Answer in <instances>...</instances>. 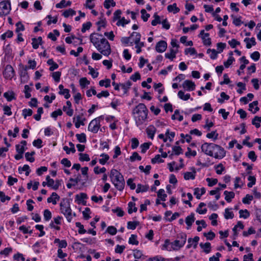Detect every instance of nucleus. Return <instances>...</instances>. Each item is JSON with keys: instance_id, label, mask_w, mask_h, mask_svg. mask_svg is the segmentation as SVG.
<instances>
[{"instance_id": "7ed1b4c3", "label": "nucleus", "mask_w": 261, "mask_h": 261, "mask_svg": "<svg viewBox=\"0 0 261 261\" xmlns=\"http://www.w3.org/2000/svg\"><path fill=\"white\" fill-rule=\"evenodd\" d=\"M60 206L61 213L66 217L68 222H71L72 214L69 200L67 199H63L60 203Z\"/></svg>"}, {"instance_id": "603ef678", "label": "nucleus", "mask_w": 261, "mask_h": 261, "mask_svg": "<svg viewBox=\"0 0 261 261\" xmlns=\"http://www.w3.org/2000/svg\"><path fill=\"white\" fill-rule=\"evenodd\" d=\"M234 215L232 211L228 208L225 210L224 217L226 219H232L233 218Z\"/></svg>"}, {"instance_id": "0e129e2a", "label": "nucleus", "mask_w": 261, "mask_h": 261, "mask_svg": "<svg viewBox=\"0 0 261 261\" xmlns=\"http://www.w3.org/2000/svg\"><path fill=\"white\" fill-rule=\"evenodd\" d=\"M248 180L249 181V182L247 184V186L249 188H251L255 184L256 178L254 176H249L248 177Z\"/></svg>"}, {"instance_id": "ea45409f", "label": "nucleus", "mask_w": 261, "mask_h": 261, "mask_svg": "<svg viewBox=\"0 0 261 261\" xmlns=\"http://www.w3.org/2000/svg\"><path fill=\"white\" fill-rule=\"evenodd\" d=\"M120 86L122 89L123 90L124 93H126L128 89L130 88V87L132 85V83L129 81H127L124 84H120Z\"/></svg>"}, {"instance_id": "7c9ffc66", "label": "nucleus", "mask_w": 261, "mask_h": 261, "mask_svg": "<svg viewBox=\"0 0 261 261\" xmlns=\"http://www.w3.org/2000/svg\"><path fill=\"white\" fill-rule=\"evenodd\" d=\"M168 11L170 12H173L174 14L177 13L179 11V9L176 7L175 3L173 5H169L167 7Z\"/></svg>"}, {"instance_id": "f704fd0d", "label": "nucleus", "mask_w": 261, "mask_h": 261, "mask_svg": "<svg viewBox=\"0 0 261 261\" xmlns=\"http://www.w3.org/2000/svg\"><path fill=\"white\" fill-rule=\"evenodd\" d=\"M203 43L205 45H210L211 44V38H209V34L205 33L202 36Z\"/></svg>"}, {"instance_id": "680f3d73", "label": "nucleus", "mask_w": 261, "mask_h": 261, "mask_svg": "<svg viewBox=\"0 0 261 261\" xmlns=\"http://www.w3.org/2000/svg\"><path fill=\"white\" fill-rule=\"evenodd\" d=\"M75 225L77 227L79 228L78 232L80 234H84L86 232V230L84 228V225H82L80 222H76Z\"/></svg>"}, {"instance_id": "6e6d98bb", "label": "nucleus", "mask_w": 261, "mask_h": 261, "mask_svg": "<svg viewBox=\"0 0 261 261\" xmlns=\"http://www.w3.org/2000/svg\"><path fill=\"white\" fill-rule=\"evenodd\" d=\"M79 160L80 161H82V162H84V161H89L90 159L89 158V156L88 154L87 153H80L79 154Z\"/></svg>"}, {"instance_id": "72a5a7b5", "label": "nucleus", "mask_w": 261, "mask_h": 261, "mask_svg": "<svg viewBox=\"0 0 261 261\" xmlns=\"http://www.w3.org/2000/svg\"><path fill=\"white\" fill-rule=\"evenodd\" d=\"M207 54L210 55V58L214 60L217 58V55L219 54L218 51H216L215 49H208L207 50Z\"/></svg>"}, {"instance_id": "4c0bfd02", "label": "nucleus", "mask_w": 261, "mask_h": 261, "mask_svg": "<svg viewBox=\"0 0 261 261\" xmlns=\"http://www.w3.org/2000/svg\"><path fill=\"white\" fill-rule=\"evenodd\" d=\"M232 52L230 51L229 53L230 57L228 60L224 63V65L226 68H228L234 61V58L232 56Z\"/></svg>"}, {"instance_id": "774afa93", "label": "nucleus", "mask_w": 261, "mask_h": 261, "mask_svg": "<svg viewBox=\"0 0 261 261\" xmlns=\"http://www.w3.org/2000/svg\"><path fill=\"white\" fill-rule=\"evenodd\" d=\"M80 84L82 88H84L86 85L90 84V82L86 77H82L80 80Z\"/></svg>"}, {"instance_id": "a19ab883", "label": "nucleus", "mask_w": 261, "mask_h": 261, "mask_svg": "<svg viewBox=\"0 0 261 261\" xmlns=\"http://www.w3.org/2000/svg\"><path fill=\"white\" fill-rule=\"evenodd\" d=\"M128 213L132 214L133 212H136L137 208L135 206V203L133 202H129L128 204Z\"/></svg>"}, {"instance_id": "f3484780", "label": "nucleus", "mask_w": 261, "mask_h": 261, "mask_svg": "<svg viewBox=\"0 0 261 261\" xmlns=\"http://www.w3.org/2000/svg\"><path fill=\"white\" fill-rule=\"evenodd\" d=\"M146 132L148 137L152 140L156 132V128L153 125H149L146 129Z\"/></svg>"}, {"instance_id": "6e6552de", "label": "nucleus", "mask_w": 261, "mask_h": 261, "mask_svg": "<svg viewBox=\"0 0 261 261\" xmlns=\"http://www.w3.org/2000/svg\"><path fill=\"white\" fill-rule=\"evenodd\" d=\"M216 146L217 148L212 150L213 155H212V156L215 159L223 158L225 155V151L224 148L217 144H216Z\"/></svg>"}, {"instance_id": "37998d69", "label": "nucleus", "mask_w": 261, "mask_h": 261, "mask_svg": "<svg viewBox=\"0 0 261 261\" xmlns=\"http://www.w3.org/2000/svg\"><path fill=\"white\" fill-rule=\"evenodd\" d=\"M76 12L72 9H69L65 10L63 13V15L65 17L67 18L70 16H73L75 15Z\"/></svg>"}, {"instance_id": "79ce46f5", "label": "nucleus", "mask_w": 261, "mask_h": 261, "mask_svg": "<svg viewBox=\"0 0 261 261\" xmlns=\"http://www.w3.org/2000/svg\"><path fill=\"white\" fill-rule=\"evenodd\" d=\"M116 5V3L114 1V0H105L103 6L104 7L108 9L110 8V6L115 7Z\"/></svg>"}, {"instance_id": "338daca9", "label": "nucleus", "mask_w": 261, "mask_h": 261, "mask_svg": "<svg viewBox=\"0 0 261 261\" xmlns=\"http://www.w3.org/2000/svg\"><path fill=\"white\" fill-rule=\"evenodd\" d=\"M141 18L144 21H147L148 18L150 16V15L146 12V11L145 9H142L141 10Z\"/></svg>"}, {"instance_id": "b1692460", "label": "nucleus", "mask_w": 261, "mask_h": 261, "mask_svg": "<svg viewBox=\"0 0 261 261\" xmlns=\"http://www.w3.org/2000/svg\"><path fill=\"white\" fill-rule=\"evenodd\" d=\"M258 105L257 101H254L252 103H250L249 105V110L251 111L252 113H256L259 110V108L257 106Z\"/></svg>"}, {"instance_id": "c03bdc74", "label": "nucleus", "mask_w": 261, "mask_h": 261, "mask_svg": "<svg viewBox=\"0 0 261 261\" xmlns=\"http://www.w3.org/2000/svg\"><path fill=\"white\" fill-rule=\"evenodd\" d=\"M261 122V117L255 116L252 121V123L256 127L258 128L260 127V123Z\"/></svg>"}, {"instance_id": "3c124183", "label": "nucleus", "mask_w": 261, "mask_h": 261, "mask_svg": "<svg viewBox=\"0 0 261 261\" xmlns=\"http://www.w3.org/2000/svg\"><path fill=\"white\" fill-rule=\"evenodd\" d=\"M77 140L81 143H85L86 142V136L84 133L76 135Z\"/></svg>"}, {"instance_id": "5701e85b", "label": "nucleus", "mask_w": 261, "mask_h": 261, "mask_svg": "<svg viewBox=\"0 0 261 261\" xmlns=\"http://www.w3.org/2000/svg\"><path fill=\"white\" fill-rule=\"evenodd\" d=\"M42 43V39L41 37H39L38 38H34L32 39V46L33 48L37 49L39 47V45H41Z\"/></svg>"}, {"instance_id": "ddd939ff", "label": "nucleus", "mask_w": 261, "mask_h": 261, "mask_svg": "<svg viewBox=\"0 0 261 261\" xmlns=\"http://www.w3.org/2000/svg\"><path fill=\"white\" fill-rule=\"evenodd\" d=\"M199 241V237L198 236L195 237L193 239L189 238L188 240V244L187 246V248H190L193 247L196 248L197 246L198 241Z\"/></svg>"}, {"instance_id": "2eb2a0df", "label": "nucleus", "mask_w": 261, "mask_h": 261, "mask_svg": "<svg viewBox=\"0 0 261 261\" xmlns=\"http://www.w3.org/2000/svg\"><path fill=\"white\" fill-rule=\"evenodd\" d=\"M59 89L60 90L59 93L60 95H63L66 99H68L70 97L69 90L68 89H64L63 85H60Z\"/></svg>"}, {"instance_id": "49530a36", "label": "nucleus", "mask_w": 261, "mask_h": 261, "mask_svg": "<svg viewBox=\"0 0 261 261\" xmlns=\"http://www.w3.org/2000/svg\"><path fill=\"white\" fill-rule=\"evenodd\" d=\"M129 22V20H126L124 17H122L120 18L116 23V25L117 26H122L124 27L126 24H128Z\"/></svg>"}, {"instance_id": "473e14b6", "label": "nucleus", "mask_w": 261, "mask_h": 261, "mask_svg": "<svg viewBox=\"0 0 261 261\" xmlns=\"http://www.w3.org/2000/svg\"><path fill=\"white\" fill-rule=\"evenodd\" d=\"M100 157V159L99 160V162L101 165H105L110 159L109 155L105 153L101 154Z\"/></svg>"}, {"instance_id": "1a4fd4ad", "label": "nucleus", "mask_w": 261, "mask_h": 261, "mask_svg": "<svg viewBox=\"0 0 261 261\" xmlns=\"http://www.w3.org/2000/svg\"><path fill=\"white\" fill-rule=\"evenodd\" d=\"M3 75L5 79L9 80H11L14 77L15 71L11 65H6L3 71Z\"/></svg>"}, {"instance_id": "de8ad7c7", "label": "nucleus", "mask_w": 261, "mask_h": 261, "mask_svg": "<svg viewBox=\"0 0 261 261\" xmlns=\"http://www.w3.org/2000/svg\"><path fill=\"white\" fill-rule=\"evenodd\" d=\"M157 195L158 198H160L162 201L166 200V197H167V195L165 194V191L164 189H160L158 192Z\"/></svg>"}, {"instance_id": "423d86ee", "label": "nucleus", "mask_w": 261, "mask_h": 261, "mask_svg": "<svg viewBox=\"0 0 261 261\" xmlns=\"http://www.w3.org/2000/svg\"><path fill=\"white\" fill-rule=\"evenodd\" d=\"M217 147L216 146V144L213 143H204L201 147L202 151L205 154L212 156L213 155L212 150L216 149Z\"/></svg>"}, {"instance_id": "393cba45", "label": "nucleus", "mask_w": 261, "mask_h": 261, "mask_svg": "<svg viewBox=\"0 0 261 261\" xmlns=\"http://www.w3.org/2000/svg\"><path fill=\"white\" fill-rule=\"evenodd\" d=\"M177 52L178 49H170L169 53H167L165 54V57L166 58L173 60V59L175 58L176 54Z\"/></svg>"}, {"instance_id": "39448f33", "label": "nucleus", "mask_w": 261, "mask_h": 261, "mask_svg": "<svg viewBox=\"0 0 261 261\" xmlns=\"http://www.w3.org/2000/svg\"><path fill=\"white\" fill-rule=\"evenodd\" d=\"M103 119V116H100L92 120L89 123L88 129L93 133H97L100 126V121Z\"/></svg>"}, {"instance_id": "2f4dec72", "label": "nucleus", "mask_w": 261, "mask_h": 261, "mask_svg": "<svg viewBox=\"0 0 261 261\" xmlns=\"http://www.w3.org/2000/svg\"><path fill=\"white\" fill-rule=\"evenodd\" d=\"M205 206V204L203 202H200L197 208L196 211L197 213H198L199 214H204L207 212V209L204 208L202 209V207Z\"/></svg>"}, {"instance_id": "a878e982", "label": "nucleus", "mask_w": 261, "mask_h": 261, "mask_svg": "<svg viewBox=\"0 0 261 261\" xmlns=\"http://www.w3.org/2000/svg\"><path fill=\"white\" fill-rule=\"evenodd\" d=\"M196 171L195 168H193V171L192 172H187L184 173V178L186 180L189 179H194L195 178L196 176Z\"/></svg>"}, {"instance_id": "69168bd1", "label": "nucleus", "mask_w": 261, "mask_h": 261, "mask_svg": "<svg viewBox=\"0 0 261 261\" xmlns=\"http://www.w3.org/2000/svg\"><path fill=\"white\" fill-rule=\"evenodd\" d=\"M4 96L7 99L8 101H10L14 98V94L13 92H5L4 94Z\"/></svg>"}, {"instance_id": "5fc2aeb1", "label": "nucleus", "mask_w": 261, "mask_h": 261, "mask_svg": "<svg viewBox=\"0 0 261 261\" xmlns=\"http://www.w3.org/2000/svg\"><path fill=\"white\" fill-rule=\"evenodd\" d=\"M122 11L120 10H116L113 14V21H115L117 20H119L121 18V15Z\"/></svg>"}, {"instance_id": "20e7f679", "label": "nucleus", "mask_w": 261, "mask_h": 261, "mask_svg": "<svg viewBox=\"0 0 261 261\" xmlns=\"http://www.w3.org/2000/svg\"><path fill=\"white\" fill-rule=\"evenodd\" d=\"M96 48L101 54L106 56H109L111 52L110 45L108 40L104 38L101 39Z\"/></svg>"}, {"instance_id": "412c9836", "label": "nucleus", "mask_w": 261, "mask_h": 261, "mask_svg": "<svg viewBox=\"0 0 261 261\" xmlns=\"http://www.w3.org/2000/svg\"><path fill=\"white\" fill-rule=\"evenodd\" d=\"M59 199L60 197L56 193L53 192L51 196L47 198V202H51L53 204L55 205L57 204V201L59 200Z\"/></svg>"}, {"instance_id": "c85d7f7f", "label": "nucleus", "mask_w": 261, "mask_h": 261, "mask_svg": "<svg viewBox=\"0 0 261 261\" xmlns=\"http://www.w3.org/2000/svg\"><path fill=\"white\" fill-rule=\"evenodd\" d=\"M149 186L148 185H142L141 184H138L137 185V188L136 189V193H139L140 192H145L148 190Z\"/></svg>"}, {"instance_id": "dca6fc26", "label": "nucleus", "mask_w": 261, "mask_h": 261, "mask_svg": "<svg viewBox=\"0 0 261 261\" xmlns=\"http://www.w3.org/2000/svg\"><path fill=\"white\" fill-rule=\"evenodd\" d=\"M87 198V195L84 193H81L80 194L75 195V200L78 202V203H82L84 205L86 204V201H84V200Z\"/></svg>"}, {"instance_id": "58836bf2", "label": "nucleus", "mask_w": 261, "mask_h": 261, "mask_svg": "<svg viewBox=\"0 0 261 261\" xmlns=\"http://www.w3.org/2000/svg\"><path fill=\"white\" fill-rule=\"evenodd\" d=\"M21 68L20 69V75L21 77H28V72L27 69L28 67L26 66H24L23 65H20Z\"/></svg>"}, {"instance_id": "864d4df0", "label": "nucleus", "mask_w": 261, "mask_h": 261, "mask_svg": "<svg viewBox=\"0 0 261 261\" xmlns=\"http://www.w3.org/2000/svg\"><path fill=\"white\" fill-rule=\"evenodd\" d=\"M111 80L107 79L105 80H101L99 82V85L100 86H105L106 88L110 87Z\"/></svg>"}, {"instance_id": "6ab92c4d", "label": "nucleus", "mask_w": 261, "mask_h": 261, "mask_svg": "<svg viewBox=\"0 0 261 261\" xmlns=\"http://www.w3.org/2000/svg\"><path fill=\"white\" fill-rule=\"evenodd\" d=\"M186 223L188 225L187 229H190L195 221L194 214L191 213L186 218Z\"/></svg>"}, {"instance_id": "4be33fe9", "label": "nucleus", "mask_w": 261, "mask_h": 261, "mask_svg": "<svg viewBox=\"0 0 261 261\" xmlns=\"http://www.w3.org/2000/svg\"><path fill=\"white\" fill-rule=\"evenodd\" d=\"M205 193V189L204 188L199 189L196 188L194 189V194L196 196V198L200 199L201 195H203Z\"/></svg>"}, {"instance_id": "a18cd8bd", "label": "nucleus", "mask_w": 261, "mask_h": 261, "mask_svg": "<svg viewBox=\"0 0 261 261\" xmlns=\"http://www.w3.org/2000/svg\"><path fill=\"white\" fill-rule=\"evenodd\" d=\"M221 98H219L218 99V102L220 103H222L224 102V100H228L229 99V96L226 94V93L224 92H222L220 94Z\"/></svg>"}, {"instance_id": "bf43d9fd", "label": "nucleus", "mask_w": 261, "mask_h": 261, "mask_svg": "<svg viewBox=\"0 0 261 261\" xmlns=\"http://www.w3.org/2000/svg\"><path fill=\"white\" fill-rule=\"evenodd\" d=\"M44 219L45 221H49L51 218V213L47 209L45 210L43 213Z\"/></svg>"}, {"instance_id": "4d7b16f0", "label": "nucleus", "mask_w": 261, "mask_h": 261, "mask_svg": "<svg viewBox=\"0 0 261 261\" xmlns=\"http://www.w3.org/2000/svg\"><path fill=\"white\" fill-rule=\"evenodd\" d=\"M177 240L180 241L181 244H185L187 240V235L185 233H181L177 237Z\"/></svg>"}, {"instance_id": "bb28decb", "label": "nucleus", "mask_w": 261, "mask_h": 261, "mask_svg": "<svg viewBox=\"0 0 261 261\" xmlns=\"http://www.w3.org/2000/svg\"><path fill=\"white\" fill-rule=\"evenodd\" d=\"M184 246L183 244H181L179 240H176L171 243V248L174 250H178Z\"/></svg>"}, {"instance_id": "aec40b11", "label": "nucleus", "mask_w": 261, "mask_h": 261, "mask_svg": "<svg viewBox=\"0 0 261 261\" xmlns=\"http://www.w3.org/2000/svg\"><path fill=\"white\" fill-rule=\"evenodd\" d=\"M244 41L246 43V47L248 49L256 44L255 39L254 37L251 38H246Z\"/></svg>"}, {"instance_id": "c756f323", "label": "nucleus", "mask_w": 261, "mask_h": 261, "mask_svg": "<svg viewBox=\"0 0 261 261\" xmlns=\"http://www.w3.org/2000/svg\"><path fill=\"white\" fill-rule=\"evenodd\" d=\"M200 246L201 247V248L203 249L204 251L206 253H208L211 251V243L209 242H206L204 244L200 243Z\"/></svg>"}, {"instance_id": "9d476101", "label": "nucleus", "mask_w": 261, "mask_h": 261, "mask_svg": "<svg viewBox=\"0 0 261 261\" xmlns=\"http://www.w3.org/2000/svg\"><path fill=\"white\" fill-rule=\"evenodd\" d=\"M101 37L102 35L99 34L94 33L91 34L90 36V41L95 47L100 43L101 39L102 38Z\"/></svg>"}, {"instance_id": "f8f14e48", "label": "nucleus", "mask_w": 261, "mask_h": 261, "mask_svg": "<svg viewBox=\"0 0 261 261\" xmlns=\"http://www.w3.org/2000/svg\"><path fill=\"white\" fill-rule=\"evenodd\" d=\"M195 84L190 80H186L182 84V87L187 91H191L195 89Z\"/></svg>"}, {"instance_id": "f03ea898", "label": "nucleus", "mask_w": 261, "mask_h": 261, "mask_svg": "<svg viewBox=\"0 0 261 261\" xmlns=\"http://www.w3.org/2000/svg\"><path fill=\"white\" fill-rule=\"evenodd\" d=\"M110 177L115 187L119 191H122L125 187V180L123 175L116 169L111 170Z\"/></svg>"}, {"instance_id": "9b49d317", "label": "nucleus", "mask_w": 261, "mask_h": 261, "mask_svg": "<svg viewBox=\"0 0 261 261\" xmlns=\"http://www.w3.org/2000/svg\"><path fill=\"white\" fill-rule=\"evenodd\" d=\"M167 47V42L165 41L161 40L156 43L155 50L158 53H163L166 50Z\"/></svg>"}, {"instance_id": "0eeeda50", "label": "nucleus", "mask_w": 261, "mask_h": 261, "mask_svg": "<svg viewBox=\"0 0 261 261\" xmlns=\"http://www.w3.org/2000/svg\"><path fill=\"white\" fill-rule=\"evenodd\" d=\"M11 5L9 1H3L0 3V15H8L11 10Z\"/></svg>"}, {"instance_id": "09e8293b", "label": "nucleus", "mask_w": 261, "mask_h": 261, "mask_svg": "<svg viewBox=\"0 0 261 261\" xmlns=\"http://www.w3.org/2000/svg\"><path fill=\"white\" fill-rule=\"evenodd\" d=\"M240 217L244 219H247L250 216V213L247 210H241L239 211Z\"/></svg>"}, {"instance_id": "e2e57ef3", "label": "nucleus", "mask_w": 261, "mask_h": 261, "mask_svg": "<svg viewBox=\"0 0 261 261\" xmlns=\"http://www.w3.org/2000/svg\"><path fill=\"white\" fill-rule=\"evenodd\" d=\"M253 197L252 195L247 194L246 196L243 199L242 202L244 204H250L251 201L253 200Z\"/></svg>"}, {"instance_id": "4468645a", "label": "nucleus", "mask_w": 261, "mask_h": 261, "mask_svg": "<svg viewBox=\"0 0 261 261\" xmlns=\"http://www.w3.org/2000/svg\"><path fill=\"white\" fill-rule=\"evenodd\" d=\"M73 122L75 123V126L76 128H79L80 125H84L85 123L84 121L86 120V119L82 117L81 115H77L75 116L73 118Z\"/></svg>"}, {"instance_id": "c9c22d12", "label": "nucleus", "mask_w": 261, "mask_h": 261, "mask_svg": "<svg viewBox=\"0 0 261 261\" xmlns=\"http://www.w3.org/2000/svg\"><path fill=\"white\" fill-rule=\"evenodd\" d=\"M177 95L179 98L184 100H187L190 98V94H185L184 92L181 90L178 91Z\"/></svg>"}, {"instance_id": "052dcab7", "label": "nucleus", "mask_w": 261, "mask_h": 261, "mask_svg": "<svg viewBox=\"0 0 261 261\" xmlns=\"http://www.w3.org/2000/svg\"><path fill=\"white\" fill-rule=\"evenodd\" d=\"M128 243L130 244L138 245L139 244V242L137 240V236L132 234L129 238Z\"/></svg>"}, {"instance_id": "f257e3e1", "label": "nucleus", "mask_w": 261, "mask_h": 261, "mask_svg": "<svg viewBox=\"0 0 261 261\" xmlns=\"http://www.w3.org/2000/svg\"><path fill=\"white\" fill-rule=\"evenodd\" d=\"M148 112L146 107L142 103H139L133 110L132 114L137 126L143 124L146 121Z\"/></svg>"}, {"instance_id": "e433bc0d", "label": "nucleus", "mask_w": 261, "mask_h": 261, "mask_svg": "<svg viewBox=\"0 0 261 261\" xmlns=\"http://www.w3.org/2000/svg\"><path fill=\"white\" fill-rule=\"evenodd\" d=\"M47 63L48 65H50V67H49L50 71H54L59 67L58 65L55 63L53 59H49Z\"/></svg>"}, {"instance_id": "cd10ccee", "label": "nucleus", "mask_w": 261, "mask_h": 261, "mask_svg": "<svg viewBox=\"0 0 261 261\" xmlns=\"http://www.w3.org/2000/svg\"><path fill=\"white\" fill-rule=\"evenodd\" d=\"M224 194L225 195V199L228 202H230L231 201V199L234 197V193L233 192L225 191Z\"/></svg>"}, {"instance_id": "a211bd4d", "label": "nucleus", "mask_w": 261, "mask_h": 261, "mask_svg": "<svg viewBox=\"0 0 261 261\" xmlns=\"http://www.w3.org/2000/svg\"><path fill=\"white\" fill-rule=\"evenodd\" d=\"M141 34L136 32H133L130 35V39L133 40V43L134 42L135 44H137V43L141 42Z\"/></svg>"}, {"instance_id": "13d9d810", "label": "nucleus", "mask_w": 261, "mask_h": 261, "mask_svg": "<svg viewBox=\"0 0 261 261\" xmlns=\"http://www.w3.org/2000/svg\"><path fill=\"white\" fill-rule=\"evenodd\" d=\"M232 18H233V23L237 27L240 26L241 24L243 23V22L241 20V17H234L233 15H231Z\"/></svg>"}, {"instance_id": "8fccbe9b", "label": "nucleus", "mask_w": 261, "mask_h": 261, "mask_svg": "<svg viewBox=\"0 0 261 261\" xmlns=\"http://www.w3.org/2000/svg\"><path fill=\"white\" fill-rule=\"evenodd\" d=\"M218 134L216 130L212 131L210 133H208L206 135V137L209 139H213L214 140H216L218 138Z\"/></svg>"}]
</instances>
